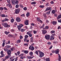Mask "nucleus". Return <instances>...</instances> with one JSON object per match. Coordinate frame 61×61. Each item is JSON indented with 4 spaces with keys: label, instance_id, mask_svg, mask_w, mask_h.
Segmentation results:
<instances>
[{
    "label": "nucleus",
    "instance_id": "obj_1",
    "mask_svg": "<svg viewBox=\"0 0 61 61\" xmlns=\"http://www.w3.org/2000/svg\"><path fill=\"white\" fill-rule=\"evenodd\" d=\"M7 54L8 55V56H7L5 57V59H8L9 57H10L11 56V50H9L8 51H7Z\"/></svg>",
    "mask_w": 61,
    "mask_h": 61
},
{
    "label": "nucleus",
    "instance_id": "obj_2",
    "mask_svg": "<svg viewBox=\"0 0 61 61\" xmlns=\"http://www.w3.org/2000/svg\"><path fill=\"white\" fill-rule=\"evenodd\" d=\"M2 25H4L5 27H9L10 26V25H8L7 23H2Z\"/></svg>",
    "mask_w": 61,
    "mask_h": 61
},
{
    "label": "nucleus",
    "instance_id": "obj_3",
    "mask_svg": "<svg viewBox=\"0 0 61 61\" xmlns=\"http://www.w3.org/2000/svg\"><path fill=\"white\" fill-rule=\"evenodd\" d=\"M40 57H42L44 56V53H43L41 51H40L39 52Z\"/></svg>",
    "mask_w": 61,
    "mask_h": 61
},
{
    "label": "nucleus",
    "instance_id": "obj_4",
    "mask_svg": "<svg viewBox=\"0 0 61 61\" xmlns=\"http://www.w3.org/2000/svg\"><path fill=\"white\" fill-rule=\"evenodd\" d=\"M45 38L47 40H49L50 39V36L49 35H46L45 36Z\"/></svg>",
    "mask_w": 61,
    "mask_h": 61
},
{
    "label": "nucleus",
    "instance_id": "obj_5",
    "mask_svg": "<svg viewBox=\"0 0 61 61\" xmlns=\"http://www.w3.org/2000/svg\"><path fill=\"white\" fill-rule=\"evenodd\" d=\"M29 49H31V50H34L35 48H34V47L33 46H30L29 47Z\"/></svg>",
    "mask_w": 61,
    "mask_h": 61
},
{
    "label": "nucleus",
    "instance_id": "obj_6",
    "mask_svg": "<svg viewBox=\"0 0 61 61\" xmlns=\"http://www.w3.org/2000/svg\"><path fill=\"white\" fill-rule=\"evenodd\" d=\"M25 24L26 25H28V20H26V21L25 22Z\"/></svg>",
    "mask_w": 61,
    "mask_h": 61
},
{
    "label": "nucleus",
    "instance_id": "obj_7",
    "mask_svg": "<svg viewBox=\"0 0 61 61\" xmlns=\"http://www.w3.org/2000/svg\"><path fill=\"white\" fill-rule=\"evenodd\" d=\"M20 11V9H16L15 11V13L16 14H18L19 13V12Z\"/></svg>",
    "mask_w": 61,
    "mask_h": 61
},
{
    "label": "nucleus",
    "instance_id": "obj_8",
    "mask_svg": "<svg viewBox=\"0 0 61 61\" xmlns=\"http://www.w3.org/2000/svg\"><path fill=\"white\" fill-rule=\"evenodd\" d=\"M16 20L17 22H20V21L21 20H20V18H19V17L17 18L16 19Z\"/></svg>",
    "mask_w": 61,
    "mask_h": 61
},
{
    "label": "nucleus",
    "instance_id": "obj_9",
    "mask_svg": "<svg viewBox=\"0 0 61 61\" xmlns=\"http://www.w3.org/2000/svg\"><path fill=\"white\" fill-rule=\"evenodd\" d=\"M47 32V31L46 30H42V33L43 34V35L45 34Z\"/></svg>",
    "mask_w": 61,
    "mask_h": 61
},
{
    "label": "nucleus",
    "instance_id": "obj_10",
    "mask_svg": "<svg viewBox=\"0 0 61 61\" xmlns=\"http://www.w3.org/2000/svg\"><path fill=\"white\" fill-rule=\"evenodd\" d=\"M51 8V7H47L46 9V11H48V10H50Z\"/></svg>",
    "mask_w": 61,
    "mask_h": 61
},
{
    "label": "nucleus",
    "instance_id": "obj_11",
    "mask_svg": "<svg viewBox=\"0 0 61 61\" xmlns=\"http://www.w3.org/2000/svg\"><path fill=\"white\" fill-rule=\"evenodd\" d=\"M34 57V56H33L32 57H31L30 56H27V57L28 59H32V58H33Z\"/></svg>",
    "mask_w": 61,
    "mask_h": 61
},
{
    "label": "nucleus",
    "instance_id": "obj_12",
    "mask_svg": "<svg viewBox=\"0 0 61 61\" xmlns=\"http://www.w3.org/2000/svg\"><path fill=\"white\" fill-rule=\"evenodd\" d=\"M18 28L19 31H20L21 27L19 25L17 26Z\"/></svg>",
    "mask_w": 61,
    "mask_h": 61
},
{
    "label": "nucleus",
    "instance_id": "obj_13",
    "mask_svg": "<svg viewBox=\"0 0 61 61\" xmlns=\"http://www.w3.org/2000/svg\"><path fill=\"white\" fill-rule=\"evenodd\" d=\"M55 54H58V53H59V50H55Z\"/></svg>",
    "mask_w": 61,
    "mask_h": 61
},
{
    "label": "nucleus",
    "instance_id": "obj_14",
    "mask_svg": "<svg viewBox=\"0 0 61 61\" xmlns=\"http://www.w3.org/2000/svg\"><path fill=\"white\" fill-rule=\"evenodd\" d=\"M29 54L30 55V56H32L33 55V53L32 52H30L29 53Z\"/></svg>",
    "mask_w": 61,
    "mask_h": 61
},
{
    "label": "nucleus",
    "instance_id": "obj_15",
    "mask_svg": "<svg viewBox=\"0 0 61 61\" xmlns=\"http://www.w3.org/2000/svg\"><path fill=\"white\" fill-rule=\"evenodd\" d=\"M11 2L12 3V4L13 5H15V1L14 0H12L11 1Z\"/></svg>",
    "mask_w": 61,
    "mask_h": 61
},
{
    "label": "nucleus",
    "instance_id": "obj_16",
    "mask_svg": "<svg viewBox=\"0 0 61 61\" xmlns=\"http://www.w3.org/2000/svg\"><path fill=\"white\" fill-rule=\"evenodd\" d=\"M55 38L54 37H53L52 36H51L50 38V40H52L53 39H54Z\"/></svg>",
    "mask_w": 61,
    "mask_h": 61
},
{
    "label": "nucleus",
    "instance_id": "obj_17",
    "mask_svg": "<svg viewBox=\"0 0 61 61\" xmlns=\"http://www.w3.org/2000/svg\"><path fill=\"white\" fill-rule=\"evenodd\" d=\"M30 42H33V38L31 37L30 38Z\"/></svg>",
    "mask_w": 61,
    "mask_h": 61
},
{
    "label": "nucleus",
    "instance_id": "obj_18",
    "mask_svg": "<svg viewBox=\"0 0 61 61\" xmlns=\"http://www.w3.org/2000/svg\"><path fill=\"white\" fill-rule=\"evenodd\" d=\"M53 24L54 25H56V24L57 22L55 21H53L52 22Z\"/></svg>",
    "mask_w": 61,
    "mask_h": 61
},
{
    "label": "nucleus",
    "instance_id": "obj_19",
    "mask_svg": "<svg viewBox=\"0 0 61 61\" xmlns=\"http://www.w3.org/2000/svg\"><path fill=\"white\" fill-rule=\"evenodd\" d=\"M5 34H6V35H8V34L10 33V32H7L6 31H5Z\"/></svg>",
    "mask_w": 61,
    "mask_h": 61
},
{
    "label": "nucleus",
    "instance_id": "obj_20",
    "mask_svg": "<svg viewBox=\"0 0 61 61\" xmlns=\"http://www.w3.org/2000/svg\"><path fill=\"white\" fill-rule=\"evenodd\" d=\"M61 18V15H59L57 18V19H60V18Z\"/></svg>",
    "mask_w": 61,
    "mask_h": 61
},
{
    "label": "nucleus",
    "instance_id": "obj_21",
    "mask_svg": "<svg viewBox=\"0 0 61 61\" xmlns=\"http://www.w3.org/2000/svg\"><path fill=\"white\" fill-rule=\"evenodd\" d=\"M31 32L30 31H28L27 32V35H30V34H31Z\"/></svg>",
    "mask_w": 61,
    "mask_h": 61
},
{
    "label": "nucleus",
    "instance_id": "obj_22",
    "mask_svg": "<svg viewBox=\"0 0 61 61\" xmlns=\"http://www.w3.org/2000/svg\"><path fill=\"white\" fill-rule=\"evenodd\" d=\"M21 42V41L20 40H18L16 41V43H20Z\"/></svg>",
    "mask_w": 61,
    "mask_h": 61
},
{
    "label": "nucleus",
    "instance_id": "obj_23",
    "mask_svg": "<svg viewBox=\"0 0 61 61\" xmlns=\"http://www.w3.org/2000/svg\"><path fill=\"white\" fill-rule=\"evenodd\" d=\"M40 7V8H43L45 7V6L44 5H41L39 6Z\"/></svg>",
    "mask_w": 61,
    "mask_h": 61
},
{
    "label": "nucleus",
    "instance_id": "obj_24",
    "mask_svg": "<svg viewBox=\"0 0 61 61\" xmlns=\"http://www.w3.org/2000/svg\"><path fill=\"white\" fill-rule=\"evenodd\" d=\"M21 32H24V31H25V29H21Z\"/></svg>",
    "mask_w": 61,
    "mask_h": 61
},
{
    "label": "nucleus",
    "instance_id": "obj_25",
    "mask_svg": "<svg viewBox=\"0 0 61 61\" xmlns=\"http://www.w3.org/2000/svg\"><path fill=\"white\" fill-rule=\"evenodd\" d=\"M59 61H60V60H61V56L60 55H59Z\"/></svg>",
    "mask_w": 61,
    "mask_h": 61
},
{
    "label": "nucleus",
    "instance_id": "obj_26",
    "mask_svg": "<svg viewBox=\"0 0 61 61\" xmlns=\"http://www.w3.org/2000/svg\"><path fill=\"white\" fill-rule=\"evenodd\" d=\"M28 52L27 51H24V53L25 54H27Z\"/></svg>",
    "mask_w": 61,
    "mask_h": 61
},
{
    "label": "nucleus",
    "instance_id": "obj_27",
    "mask_svg": "<svg viewBox=\"0 0 61 61\" xmlns=\"http://www.w3.org/2000/svg\"><path fill=\"white\" fill-rule=\"evenodd\" d=\"M36 4V2H32L31 3V5H34V4Z\"/></svg>",
    "mask_w": 61,
    "mask_h": 61
},
{
    "label": "nucleus",
    "instance_id": "obj_28",
    "mask_svg": "<svg viewBox=\"0 0 61 61\" xmlns=\"http://www.w3.org/2000/svg\"><path fill=\"white\" fill-rule=\"evenodd\" d=\"M40 18L39 17H37V21L38 22H39V21L40 20Z\"/></svg>",
    "mask_w": 61,
    "mask_h": 61
},
{
    "label": "nucleus",
    "instance_id": "obj_29",
    "mask_svg": "<svg viewBox=\"0 0 61 61\" xmlns=\"http://www.w3.org/2000/svg\"><path fill=\"white\" fill-rule=\"evenodd\" d=\"M55 32V31L54 30H52L51 31V34H53L54 33V32Z\"/></svg>",
    "mask_w": 61,
    "mask_h": 61
},
{
    "label": "nucleus",
    "instance_id": "obj_30",
    "mask_svg": "<svg viewBox=\"0 0 61 61\" xmlns=\"http://www.w3.org/2000/svg\"><path fill=\"white\" fill-rule=\"evenodd\" d=\"M52 14H55V10H52Z\"/></svg>",
    "mask_w": 61,
    "mask_h": 61
},
{
    "label": "nucleus",
    "instance_id": "obj_31",
    "mask_svg": "<svg viewBox=\"0 0 61 61\" xmlns=\"http://www.w3.org/2000/svg\"><path fill=\"white\" fill-rule=\"evenodd\" d=\"M29 13L28 12L26 14V16H29Z\"/></svg>",
    "mask_w": 61,
    "mask_h": 61
},
{
    "label": "nucleus",
    "instance_id": "obj_32",
    "mask_svg": "<svg viewBox=\"0 0 61 61\" xmlns=\"http://www.w3.org/2000/svg\"><path fill=\"white\" fill-rule=\"evenodd\" d=\"M9 7H10V8H11L12 6L11 5V4H9Z\"/></svg>",
    "mask_w": 61,
    "mask_h": 61
},
{
    "label": "nucleus",
    "instance_id": "obj_33",
    "mask_svg": "<svg viewBox=\"0 0 61 61\" xmlns=\"http://www.w3.org/2000/svg\"><path fill=\"white\" fill-rule=\"evenodd\" d=\"M33 32L34 34H36L37 33V31L35 30L33 31Z\"/></svg>",
    "mask_w": 61,
    "mask_h": 61
},
{
    "label": "nucleus",
    "instance_id": "obj_34",
    "mask_svg": "<svg viewBox=\"0 0 61 61\" xmlns=\"http://www.w3.org/2000/svg\"><path fill=\"white\" fill-rule=\"evenodd\" d=\"M46 61H50V60H49V58H46Z\"/></svg>",
    "mask_w": 61,
    "mask_h": 61
},
{
    "label": "nucleus",
    "instance_id": "obj_35",
    "mask_svg": "<svg viewBox=\"0 0 61 61\" xmlns=\"http://www.w3.org/2000/svg\"><path fill=\"white\" fill-rule=\"evenodd\" d=\"M11 21L12 23H13L14 21V19H12L11 20Z\"/></svg>",
    "mask_w": 61,
    "mask_h": 61
},
{
    "label": "nucleus",
    "instance_id": "obj_36",
    "mask_svg": "<svg viewBox=\"0 0 61 61\" xmlns=\"http://www.w3.org/2000/svg\"><path fill=\"white\" fill-rule=\"evenodd\" d=\"M5 21H8V19L6 18L4 19Z\"/></svg>",
    "mask_w": 61,
    "mask_h": 61
},
{
    "label": "nucleus",
    "instance_id": "obj_37",
    "mask_svg": "<svg viewBox=\"0 0 61 61\" xmlns=\"http://www.w3.org/2000/svg\"><path fill=\"white\" fill-rule=\"evenodd\" d=\"M7 3H8V4H10L11 3L10 0H7Z\"/></svg>",
    "mask_w": 61,
    "mask_h": 61
},
{
    "label": "nucleus",
    "instance_id": "obj_38",
    "mask_svg": "<svg viewBox=\"0 0 61 61\" xmlns=\"http://www.w3.org/2000/svg\"><path fill=\"white\" fill-rule=\"evenodd\" d=\"M19 25H20V27H22V26H23V25L22 24H19Z\"/></svg>",
    "mask_w": 61,
    "mask_h": 61
},
{
    "label": "nucleus",
    "instance_id": "obj_39",
    "mask_svg": "<svg viewBox=\"0 0 61 61\" xmlns=\"http://www.w3.org/2000/svg\"><path fill=\"white\" fill-rule=\"evenodd\" d=\"M3 7H0V10H1V11H2V10H3Z\"/></svg>",
    "mask_w": 61,
    "mask_h": 61
},
{
    "label": "nucleus",
    "instance_id": "obj_40",
    "mask_svg": "<svg viewBox=\"0 0 61 61\" xmlns=\"http://www.w3.org/2000/svg\"><path fill=\"white\" fill-rule=\"evenodd\" d=\"M29 37H31L32 36V34L30 33L29 35Z\"/></svg>",
    "mask_w": 61,
    "mask_h": 61
},
{
    "label": "nucleus",
    "instance_id": "obj_41",
    "mask_svg": "<svg viewBox=\"0 0 61 61\" xmlns=\"http://www.w3.org/2000/svg\"><path fill=\"white\" fill-rule=\"evenodd\" d=\"M14 49H15V48H14V47H12V48H11L10 49V50L11 51H13V50Z\"/></svg>",
    "mask_w": 61,
    "mask_h": 61
},
{
    "label": "nucleus",
    "instance_id": "obj_42",
    "mask_svg": "<svg viewBox=\"0 0 61 61\" xmlns=\"http://www.w3.org/2000/svg\"><path fill=\"white\" fill-rule=\"evenodd\" d=\"M28 37V36L27 35H26L25 36V38H26H26H27V37Z\"/></svg>",
    "mask_w": 61,
    "mask_h": 61
},
{
    "label": "nucleus",
    "instance_id": "obj_43",
    "mask_svg": "<svg viewBox=\"0 0 61 61\" xmlns=\"http://www.w3.org/2000/svg\"><path fill=\"white\" fill-rule=\"evenodd\" d=\"M4 50H5V51L6 52L7 51H7H9V50H8V49H4Z\"/></svg>",
    "mask_w": 61,
    "mask_h": 61
},
{
    "label": "nucleus",
    "instance_id": "obj_44",
    "mask_svg": "<svg viewBox=\"0 0 61 61\" xmlns=\"http://www.w3.org/2000/svg\"><path fill=\"white\" fill-rule=\"evenodd\" d=\"M6 47H7V48H9L10 47V46L7 45L6 46Z\"/></svg>",
    "mask_w": 61,
    "mask_h": 61
},
{
    "label": "nucleus",
    "instance_id": "obj_45",
    "mask_svg": "<svg viewBox=\"0 0 61 61\" xmlns=\"http://www.w3.org/2000/svg\"><path fill=\"white\" fill-rule=\"evenodd\" d=\"M5 43L4 42L2 44V47H4L5 46Z\"/></svg>",
    "mask_w": 61,
    "mask_h": 61
},
{
    "label": "nucleus",
    "instance_id": "obj_46",
    "mask_svg": "<svg viewBox=\"0 0 61 61\" xmlns=\"http://www.w3.org/2000/svg\"><path fill=\"white\" fill-rule=\"evenodd\" d=\"M35 53L37 55H38V51H36Z\"/></svg>",
    "mask_w": 61,
    "mask_h": 61
},
{
    "label": "nucleus",
    "instance_id": "obj_47",
    "mask_svg": "<svg viewBox=\"0 0 61 61\" xmlns=\"http://www.w3.org/2000/svg\"><path fill=\"white\" fill-rule=\"evenodd\" d=\"M56 36V34H53L51 36H52L53 37H54V36Z\"/></svg>",
    "mask_w": 61,
    "mask_h": 61
},
{
    "label": "nucleus",
    "instance_id": "obj_48",
    "mask_svg": "<svg viewBox=\"0 0 61 61\" xmlns=\"http://www.w3.org/2000/svg\"><path fill=\"white\" fill-rule=\"evenodd\" d=\"M50 11H49L48 12H47V14L48 15L49 14H50Z\"/></svg>",
    "mask_w": 61,
    "mask_h": 61
},
{
    "label": "nucleus",
    "instance_id": "obj_49",
    "mask_svg": "<svg viewBox=\"0 0 61 61\" xmlns=\"http://www.w3.org/2000/svg\"><path fill=\"white\" fill-rule=\"evenodd\" d=\"M48 28H49V27L47 26H46L45 27V28L46 29H48Z\"/></svg>",
    "mask_w": 61,
    "mask_h": 61
},
{
    "label": "nucleus",
    "instance_id": "obj_50",
    "mask_svg": "<svg viewBox=\"0 0 61 61\" xmlns=\"http://www.w3.org/2000/svg\"><path fill=\"white\" fill-rule=\"evenodd\" d=\"M23 9L24 10H27V8L26 7H25L23 8Z\"/></svg>",
    "mask_w": 61,
    "mask_h": 61
},
{
    "label": "nucleus",
    "instance_id": "obj_51",
    "mask_svg": "<svg viewBox=\"0 0 61 61\" xmlns=\"http://www.w3.org/2000/svg\"><path fill=\"white\" fill-rule=\"evenodd\" d=\"M24 45L25 46H28V43H26L24 44Z\"/></svg>",
    "mask_w": 61,
    "mask_h": 61
},
{
    "label": "nucleus",
    "instance_id": "obj_52",
    "mask_svg": "<svg viewBox=\"0 0 61 61\" xmlns=\"http://www.w3.org/2000/svg\"><path fill=\"white\" fill-rule=\"evenodd\" d=\"M1 16L3 17H5V15L4 14H2L1 15Z\"/></svg>",
    "mask_w": 61,
    "mask_h": 61
},
{
    "label": "nucleus",
    "instance_id": "obj_53",
    "mask_svg": "<svg viewBox=\"0 0 61 61\" xmlns=\"http://www.w3.org/2000/svg\"><path fill=\"white\" fill-rule=\"evenodd\" d=\"M58 22H59L60 23H61V20H58Z\"/></svg>",
    "mask_w": 61,
    "mask_h": 61
},
{
    "label": "nucleus",
    "instance_id": "obj_54",
    "mask_svg": "<svg viewBox=\"0 0 61 61\" xmlns=\"http://www.w3.org/2000/svg\"><path fill=\"white\" fill-rule=\"evenodd\" d=\"M51 4H54V1H52L51 2Z\"/></svg>",
    "mask_w": 61,
    "mask_h": 61
},
{
    "label": "nucleus",
    "instance_id": "obj_55",
    "mask_svg": "<svg viewBox=\"0 0 61 61\" xmlns=\"http://www.w3.org/2000/svg\"><path fill=\"white\" fill-rule=\"evenodd\" d=\"M17 54H18V55H19V54H20V51H18L17 52Z\"/></svg>",
    "mask_w": 61,
    "mask_h": 61
},
{
    "label": "nucleus",
    "instance_id": "obj_56",
    "mask_svg": "<svg viewBox=\"0 0 61 61\" xmlns=\"http://www.w3.org/2000/svg\"><path fill=\"white\" fill-rule=\"evenodd\" d=\"M18 3V1H16V2H15V4H17Z\"/></svg>",
    "mask_w": 61,
    "mask_h": 61
},
{
    "label": "nucleus",
    "instance_id": "obj_57",
    "mask_svg": "<svg viewBox=\"0 0 61 61\" xmlns=\"http://www.w3.org/2000/svg\"><path fill=\"white\" fill-rule=\"evenodd\" d=\"M19 6L18 5H16V8H18Z\"/></svg>",
    "mask_w": 61,
    "mask_h": 61
},
{
    "label": "nucleus",
    "instance_id": "obj_58",
    "mask_svg": "<svg viewBox=\"0 0 61 61\" xmlns=\"http://www.w3.org/2000/svg\"><path fill=\"white\" fill-rule=\"evenodd\" d=\"M1 55H3V51H2L1 52Z\"/></svg>",
    "mask_w": 61,
    "mask_h": 61
},
{
    "label": "nucleus",
    "instance_id": "obj_59",
    "mask_svg": "<svg viewBox=\"0 0 61 61\" xmlns=\"http://www.w3.org/2000/svg\"><path fill=\"white\" fill-rule=\"evenodd\" d=\"M53 47V46H51L49 48V49H51Z\"/></svg>",
    "mask_w": 61,
    "mask_h": 61
},
{
    "label": "nucleus",
    "instance_id": "obj_60",
    "mask_svg": "<svg viewBox=\"0 0 61 61\" xmlns=\"http://www.w3.org/2000/svg\"><path fill=\"white\" fill-rule=\"evenodd\" d=\"M47 44L48 45H51V43L50 42H49L47 43Z\"/></svg>",
    "mask_w": 61,
    "mask_h": 61
},
{
    "label": "nucleus",
    "instance_id": "obj_61",
    "mask_svg": "<svg viewBox=\"0 0 61 61\" xmlns=\"http://www.w3.org/2000/svg\"><path fill=\"white\" fill-rule=\"evenodd\" d=\"M20 39H22L23 38V37L21 36H20Z\"/></svg>",
    "mask_w": 61,
    "mask_h": 61
},
{
    "label": "nucleus",
    "instance_id": "obj_62",
    "mask_svg": "<svg viewBox=\"0 0 61 61\" xmlns=\"http://www.w3.org/2000/svg\"><path fill=\"white\" fill-rule=\"evenodd\" d=\"M21 16H23V17H24V16H25V14H22V15H21Z\"/></svg>",
    "mask_w": 61,
    "mask_h": 61
},
{
    "label": "nucleus",
    "instance_id": "obj_63",
    "mask_svg": "<svg viewBox=\"0 0 61 61\" xmlns=\"http://www.w3.org/2000/svg\"><path fill=\"white\" fill-rule=\"evenodd\" d=\"M52 53H55V51H54V50H52Z\"/></svg>",
    "mask_w": 61,
    "mask_h": 61
},
{
    "label": "nucleus",
    "instance_id": "obj_64",
    "mask_svg": "<svg viewBox=\"0 0 61 61\" xmlns=\"http://www.w3.org/2000/svg\"><path fill=\"white\" fill-rule=\"evenodd\" d=\"M23 54H21L20 56H23Z\"/></svg>",
    "mask_w": 61,
    "mask_h": 61
}]
</instances>
